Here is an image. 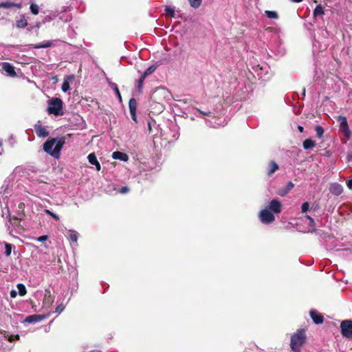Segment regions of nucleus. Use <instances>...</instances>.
I'll list each match as a JSON object with an SVG mask.
<instances>
[{
    "label": "nucleus",
    "mask_w": 352,
    "mask_h": 352,
    "mask_svg": "<svg viewBox=\"0 0 352 352\" xmlns=\"http://www.w3.org/2000/svg\"><path fill=\"white\" fill-rule=\"evenodd\" d=\"M74 79L73 76H69L67 78H65L61 89L63 92H67L70 89V82Z\"/></svg>",
    "instance_id": "17"
},
{
    "label": "nucleus",
    "mask_w": 352,
    "mask_h": 352,
    "mask_svg": "<svg viewBox=\"0 0 352 352\" xmlns=\"http://www.w3.org/2000/svg\"><path fill=\"white\" fill-rule=\"evenodd\" d=\"M112 157L114 160H119L122 162H127L129 160V156L122 152L120 151H115L112 153Z\"/></svg>",
    "instance_id": "15"
},
{
    "label": "nucleus",
    "mask_w": 352,
    "mask_h": 352,
    "mask_svg": "<svg viewBox=\"0 0 352 352\" xmlns=\"http://www.w3.org/2000/svg\"><path fill=\"white\" fill-rule=\"evenodd\" d=\"M94 166H96V168L97 170L99 171L100 170L101 166H100V164L98 162V161L97 162V163H96V164Z\"/></svg>",
    "instance_id": "48"
},
{
    "label": "nucleus",
    "mask_w": 352,
    "mask_h": 352,
    "mask_svg": "<svg viewBox=\"0 0 352 352\" xmlns=\"http://www.w3.org/2000/svg\"><path fill=\"white\" fill-rule=\"evenodd\" d=\"M265 13L269 19H277L278 18V14L276 11L265 10Z\"/></svg>",
    "instance_id": "26"
},
{
    "label": "nucleus",
    "mask_w": 352,
    "mask_h": 352,
    "mask_svg": "<svg viewBox=\"0 0 352 352\" xmlns=\"http://www.w3.org/2000/svg\"><path fill=\"white\" fill-rule=\"evenodd\" d=\"M156 69V67L154 65L150 66L148 68H147L144 72L142 74V75L144 77H147L148 75L153 74Z\"/></svg>",
    "instance_id": "30"
},
{
    "label": "nucleus",
    "mask_w": 352,
    "mask_h": 352,
    "mask_svg": "<svg viewBox=\"0 0 352 352\" xmlns=\"http://www.w3.org/2000/svg\"><path fill=\"white\" fill-rule=\"evenodd\" d=\"M336 120L339 124L340 131L343 133L346 138H349L351 136V131L349 127L346 117L338 116L336 118Z\"/></svg>",
    "instance_id": "5"
},
{
    "label": "nucleus",
    "mask_w": 352,
    "mask_h": 352,
    "mask_svg": "<svg viewBox=\"0 0 352 352\" xmlns=\"http://www.w3.org/2000/svg\"><path fill=\"white\" fill-rule=\"evenodd\" d=\"M146 77H144L142 74L141 75L139 80H138V85H137V88L140 91L142 89V86H143V82L145 80Z\"/></svg>",
    "instance_id": "39"
},
{
    "label": "nucleus",
    "mask_w": 352,
    "mask_h": 352,
    "mask_svg": "<svg viewBox=\"0 0 352 352\" xmlns=\"http://www.w3.org/2000/svg\"><path fill=\"white\" fill-rule=\"evenodd\" d=\"M298 130H299L300 132H302V131H303V129H303V127H302V126H298Z\"/></svg>",
    "instance_id": "51"
},
{
    "label": "nucleus",
    "mask_w": 352,
    "mask_h": 352,
    "mask_svg": "<svg viewBox=\"0 0 352 352\" xmlns=\"http://www.w3.org/2000/svg\"><path fill=\"white\" fill-rule=\"evenodd\" d=\"M44 212H45L47 214H48V215L51 216L52 218H54L56 221L59 220V217H58L57 214H54V212H52V211H50V210H48V209H45V210H44Z\"/></svg>",
    "instance_id": "40"
},
{
    "label": "nucleus",
    "mask_w": 352,
    "mask_h": 352,
    "mask_svg": "<svg viewBox=\"0 0 352 352\" xmlns=\"http://www.w3.org/2000/svg\"><path fill=\"white\" fill-rule=\"evenodd\" d=\"M12 5H13V7H16L17 8H22V3H13L12 2Z\"/></svg>",
    "instance_id": "47"
},
{
    "label": "nucleus",
    "mask_w": 352,
    "mask_h": 352,
    "mask_svg": "<svg viewBox=\"0 0 352 352\" xmlns=\"http://www.w3.org/2000/svg\"><path fill=\"white\" fill-rule=\"evenodd\" d=\"M12 7H13V5H12V2H11V1H3V2L0 3V8H12Z\"/></svg>",
    "instance_id": "38"
},
{
    "label": "nucleus",
    "mask_w": 352,
    "mask_h": 352,
    "mask_svg": "<svg viewBox=\"0 0 352 352\" xmlns=\"http://www.w3.org/2000/svg\"><path fill=\"white\" fill-rule=\"evenodd\" d=\"M49 316V314L47 315H38V314H34L28 316L25 318L24 321L25 322L28 323H36L41 322L44 319L47 318Z\"/></svg>",
    "instance_id": "9"
},
{
    "label": "nucleus",
    "mask_w": 352,
    "mask_h": 352,
    "mask_svg": "<svg viewBox=\"0 0 352 352\" xmlns=\"http://www.w3.org/2000/svg\"><path fill=\"white\" fill-rule=\"evenodd\" d=\"M9 220L10 221V214H8Z\"/></svg>",
    "instance_id": "55"
},
{
    "label": "nucleus",
    "mask_w": 352,
    "mask_h": 352,
    "mask_svg": "<svg viewBox=\"0 0 352 352\" xmlns=\"http://www.w3.org/2000/svg\"><path fill=\"white\" fill-rule=\"evenodd\" d=\"M306 341L305 331L302 329H298L291 336L290 348L294 352H300L302 345Z\"/></svg>",
    "instance_id": "3"
},
{
    "label": "nucleus",
    "mask_w": 352,
    "mask_h": 352,
    "mask_svg": "<svg viewBox=\"0 0 352 352\" xmlns=\"http://www.w3.org/2000/svg\"><path fill=\"white\" fill-rule=\"evenodd\" d=\"M272 212L279 214L281 212L282 205L280 202L277 199H272L267 208Z\"/></svg>",
    "instance_id": "8"
},
{
    "label": "nucleus",
    "mask_w": 352,
    "mask_h": 352,
    "mask_svg": "<svg viewBox=\"0 0 352 352\" xmlns=\"http://www.w3.org/2000/svg\"><path fill=\"white\" fill-rule=\"evenodd\" d=\"M269 69L270 67L267 65H263L262 66L258 65L257 67L256 68V72H258V70H261V73H258V76L260 78H262L263 74H267Z\"/></svg>",
    "instance_id": "21"
},
{
    "label": "nucleus",
    "mask_w": 352,
    "mask_h": 352,
    "mask_svg": "<svg viewBox=\"0 0 352 352\" xmlns=\"http://www.w3.org/2000/svg\"><path fill=\"white\" fill-rule=\"evenodd\" d=\"M324 14V8L321 5L316 6V8L314 10V15H322Z\"/></svg>",
    "instance_id": "27"
},
{
    "label": "nucleus",
    "mask_w": 352,
    "mask_h": 352,
    "mask_svg": "<svg viewBox=\"0 0 352 352\" xmlns=\"http://www.w3.org/2000/svg\"><path fill=\"white\" fill-rule=\"evenodd\" d=\"M28 25V21L25 16H21L16 22V26L18 28H25Z\"/></svg>",
    "instance_id": "19"
},
{
    "label": "nucleus",
    "mask_w": 352,
    "mask_h": 352,
    "mask_svg": "<svg viewBox=\"0 0 352 352\" xmlns=\"http://www.w3.org/2000/svg\"><path fill=\"white\" fill-rule=\"evenodd\" d=\"M2 69L3 71H5L7 74L10 76H16V72L14 71V67L12 65H11L10 63H2Z\"/></svg>",
    "instance_id": "12"
},
{
    "label": "nucleus",
    "mask_w": 352,
    "mask_h": 352,
    "mask_svg": "<svg viewBox=\"0 0 352 352\" xmlns=\"http://www.w3.org/2000/svg\"><path fill=\"white\" fill-rule=\"evenodd\" d=\"M17 287V289L19 290V294L21 296H23L26 294L27 293V290H26V288L25 287V285L22 283H19L17 284L16 285Z\"/></svg>",
    "instance_id": "25"
},
{
    "label": "nucleus",
    "mask_w": 352,
    "mask_h": 352,
    "mask_svg": "<svg viewBox=\"0 0 352 352\" xmlns=\"http://www.w3.org/2000/svg\"><path fill=\"white\" fill-rule=\"evenodd\" d=\"M13 247L14 246L10 243H5V254L6 256H10Z\"/></svg>",
    "instance_id": "31"
},
{
    "label": "nucleus",
    "mask_w": 352,
    "mask_h": 352,
    "mask_svg": "<svg viewBox=\"0 0 352 352\" xmlns=\"http://www.w3.org/2000/svg\"><path fill=\"white\" fill-rule=\"evenodd\" d=\"M192 113L196 117L204 119L206 124L210 127L216 128L224 125V122L221 121V118L218 116L215 111H201L195 107L192 109Z\"/></svg>",
    "instance_id": "1"
},
{
    "label": "nucleus",
    "mask_w": 352,
    "mask_h": 352,
    "mask_svg": "<svg viewBox=\"0 0 352 352\" xmlns=\"http://www.w3.org/2000/svg\"><path fill=\"white\" fill-rule=\"evenodd\" d=\"M309 314H310V316L314 323L318 324H322L323 322L322 316L317 311L311 310Z\"/></svg>",
    "instance_id": "13"
},
{
    "label": "nucleus",
    "mask_w": 352,
    "mask_h": 352,
    "mask_svg": "<svg viewBox=\"0 0 352 352\" xmlns=\"http://www.w3.org/2000/svg\"><path fill=\"white\" fill-rule=\"evenodd\" d=\"M34 128L36 135L39 138H45L49 135V131L47 130L45 127L42 126L38 124H36L34 125Z\"/></svg>",
    "instance_id": "10"
},
{
    "label": "nucleus",
    "mask_w": 352,
    "mask_h": 352,
    "mask_svg": "<svg viewBox=\"0 0 352 352\" xmlns=\"http://www.w3.org/2000/svg\"><path fill=\"white\" fill-rule=\"evenodd\" d=\"M129 107L130 111H136L137 102L135 98L130 99L129 102Z\"/></svg>",
    "instance_id": "29"
},
{
    "label": "nucleus",
    "mask_w": 352,
    "mask_h": 352,
    "mask_svg": "<svg viewBox=\"0 0 352 352\" xmlns=\"http://www.w3.org/2000/svg\"><path fill=\"white\" fill-rule=\"evenodd\" d=\"M302 144H303V148L305 149H311L315 146L316 143L314 140H312L311 139H306L303 142Z\"/></svg>",
    "instance_id": "23"
},
{
    "label": "nucleus",
    "mask_w": 352,
    "mask_h": 352,
    "mask_svg": "<svg viewBox=\"0 0 352 352\" xmlns=\"http://www.w3.org/2000/svg\"><path fill=\"white\" fill-rule=\"evenodd\" d=\"M17 217H16V219H21L23 215V210L25 208V204L23 202H20L18 204L17 206Z\"/></svg>",
    "instance_id": "22"
},
{
    "label": "nucleus",
    "mask_w": 352,
    "mask_h": 352,
    "mask_svg": "<svg viewBox=\"0 0 352 352\" xmlns=\"http://www.w3.org/2000/svg\"><path fill=\"white\" fill-rule=\"evenodd\" d=\"M279 168L278 165L274 161L270 162L269 164V168L267 170V175L272 176L278 169Z\"/></svg>",
    "instance_id": "18"
},
{
    "label": "nucleus",
    "mask_w": 352,
    "mask_h": 352,
    "mask_svg": "<svg viewBox=\"0 0 352 352\" xmlns=\"http://www.w3.org/2000/svg\"><path fill=\"white\" fill-rule=\"evenodd\" d=\"M305 218L309 220V225L312 228V230H309V232L315 231V221L314 219L309 215H305Z\"/></svg>",
    "instance_id": "35"
},
{
    "label": "nucleus",
    "mask_w": 352,
    "mask_h": 352,
    "mask_svg": "<svg viewBox=\"0 0 352 352\" xmlns=\"http://www.w3.org/2000/svg\"><path fill=\"white\" fill-rule=\"evenodd\" d=\"M291 1L293 2H295V3H300V2H302L303 0H291Z\"/></svg>",
    "instance_id": "52"
},
{
    "label": "nucleus",
    "mask_w": 352,
    "mask_h": 352,
    "mask_svg": "<svg viewBox=\"0 0 352 352\" xmlns=\"http://www.w3.org/2000/svg\"><path fill=\"white\" fill-rule=\"evenodd\" d=\"M165 12H166V14L170 17H173L175 15V8L173 7L167 6L165 8Z\"/></svg>",
    "instance_id": "36"
},
{
    "label": "nucleus",
    "mask_w": 352,
    "mask_h": 352,
    "mask_svg": "<svg viewBox=\"0 0 352 352\" xmlns=\"http://www.w3.org/2000/svg\"><path fill=\"white\" fill-rule=\"evenodd\" d=\"M329 191L331 194L338 196L342 193L343 188L338 183H333L330 185Z\"/></svg>",
    "instance_id": "11"
},
{
    "label": "nucleus",
    "mask_w": 352,
    "mask_h": 352,
    "mask_svg": "<svg viewBox=\"0 0 352 352\" xmlns=\"http://www.w3.org/2000/svg\"><path fill=\"white\" fill-rule=\"evenodd\" d=\"M316 135L319 138H321L324 133V129L321 126L317 125L315 128Z\"/></svg>",
    "instance_id": "37"
},
{
    "label": "nucleus",
    "mask_w": 352,
    "mask_h": 352,
    "mask_svg": "<svg viewBox=\"0 0 352 352\" xmlns=\"http://www.w3.org/2000/svg\"><path fill=\"white\" fill-rule=\"evenodd\" d=\"M65 309V306L63 304H60L58 305L54 311L55 313H61Z\"/></svg>",
    "instance_id": "42"
},
{
    "label": "nucleus",
    "mask_w": 352,
    "mask_h": 352,
    "mask_svg": "<svg viewBox=\"0 0 352 352\" xmlns=\"http://www.w3.org/2000/svg\"><path fill=\"white\" fill-rule=\"evenodd\" d=\"M52 45V42L50 41H44L38 44L32 45V47L34 49H40V48H47L51 47Z\"/></svg>",
    "instance_id": "20"
},
{
    "label": "nucleus",
    "mask_w": 352,
    "mask_h": 352,
    "mask_svg": "<svg viewBox=\"0 0 352 352\" xmlns=\"http://www.w3.org/2000/svg\"><path fill=\"white\" fill-rule=\"evenodd\" d=\"M110 86L114 90V91H115L118 98L121 102L122 101V97H121V94L120 93V91L118 89V87L116 83L112 82V83L110 84Z\"/></svg>",
    "instance_id": "28"
},
{
    "label": "nucleus",
    "mask_w": 352,
    "mask_h": 352,
    "mask_svg": "<svg viewBox=\"0 0 352 352\" xmlns=\"http://www.w3.org/2000/svg\"><path fill=\"white\" fill-rule=\"evenodd\" d=\"M258 217L260 221L264 224H270L275 220L273 213L267 208L260 211Z\"/></svg>",
    "instance_id": "7"
},
{
    "label": "nucleus",
    "mask_w": 352,
    "mask_h": 352,
    "mask_svg": "<svg viewBox=\"0 0 352 352\" xmlns=\"http://www.w3.org/2000/svg\"><path fill=\"white\" fill-rule=\"evenodd\" d=\"M87 159H88V161L91 164V165H95L96 163H97L98 162V160L96 158V156L95 155L94 153H90L89 154L88 157H87Z\"/></svg>",
    "instance_id": "32"
},
{
    "label": "nucleus",
    "mask_w": 352,
    "mask_h": 352,
    "mask_svg": "<svg viewBox=\"0 0 352 352\" xmlns=\"http://www.w3.org/2000/svg\"><path fill=\"white\" fill-rule=\"evenodd\" d=\"M302 94L305 96V89H303V93Z\"/></svg>",
    "instance_id": "54"
},
{
    "label": "nucleus",
    "mask_w": 352,
    "mask_h": 352,
    "mask_svg": "<svg viewBox=\"0 0 352 352\" xmlns=\"http://www.w3.org/2000/svg\"><path fill=\"white\" fill-rule=\"evenodd\" d=\"M65 142L64 137L49 138L43 144V150L51 156L58 158Z\"/></svg>",
    "instance_id": "2"
},
{
    "label": "nucleus",
    "mask_w": 352,
    "mask_h": 352,
    "mask_svg": "<svg viewBox=\"0 0 352 352\" xmlns=\"http://www.w3.org/2000/svg\"><path fill=\"white\" fill-rule=\"evenodd\" d=\"M30 11L33 14H38L39 12V7L36 3H32L30 5Z\"/></svg>",
    "instance_id": "34"
},
{
    "label": "nucleus",
    "mask_w": 352,
    "mask_h": 352,
    "mask_svg": "<svg viewBox=\"0 0 352 352\" xmlns=\"http://www.w3.org/2000/svg\"><path fill=\"white\" fill-rule=\"evenodd\" d=\"M129 191V188L126 186L122 187L119 190L118 192L121 194H125L127 193Z\"/></svg>",
    "instance_id": "43"
},
{
    "label": "nucleus",
    "mask_w": 352,
    "mask_h": 352,
    "mask_svg": "<svg viewBox=\"0 0 352 352\" xmlns=\"http://www.w3.org/2000/svg\"><path fill=\"white\" fill-rule=\"evenodd\" d=\"M309 204L308 202H305L302 204L301 206V210H302V213H305L308 210H309Z\"/></svg>",
    "instance_id": "41"
},
{
    "label": "nucleus",
    "mask_w": 352,
    "mask_h": 352,
    "mask_svg": "<svg viewBox=\"0 0 352 352\" xmlns=\"http://www.w3.org/2000/svg\"><path fill=\"white\" fill-rule=\"evenodd\" d=\"M63 103L59 98H52L47 101V112L50 115L56 116H63L64 114L63 109Z\"/></svg>",
    "instance_id": "4"
},
{
    "label": "nucleus",
    "mask_w": 352,
    "mask_h": 352,
    "mask_svg": "<svg viewBox=\"0 0 352 352\" xmlns=\"http://www.w3.org/2000/svg\"><path fill=\"white\" fill-rule=\"evenodd\" d=\"M3 152V148H2V142L0 140V155L2 154Z\"/></svg>",
    "instance_id": "50"
},
{
    "label": "nucleus",
    "mask_w": 352,
    "mask_h": 352,
    "mask_svg": "<svg viewBox=\"0 0 352 352\" xmlns=\"http://www.w3.org/2000/svg\"><path fill=\"white\" fill-rule=\"evenodd\" d=\"M131 118L133 121L137 122L136 111H130Z\"/></svg>",
    "instance_id": "44"
},
{
    "label": "nucleus",
    "mask_w": 352,
    "mask_h": 352,
    "mask_svg": "<svg viewBox=\"0 0 352 352\" xmlns=\"http://www.w3.org/2000/svg\"><path fill=\"white\" fill-rule=\"evenodd\" d=\"M341 333L343 337L352 339V320H345L340 323Z\"/></svg>",
    "instance_id": "6"
},
{
    "label": "nucleus",
    "mask_w": 352,
    "mask_h": 352,
    "mask_svg": "<svg viewBox=\"0 0 352 352\" xmlns=\"http://www.w3.org/2000/svg\"><path fill=\"white\" fill-rule=\"evenodd\" d=\"M347 186L349 189H352V179L348 181Z\"/></svg>",
    "instance_id": "49"
},
{
    "label": "nucleus",
    "mask_w": 352,
    "mask_h": 352,
    "mask_svg": "<svg viewBox=\"0 0 352 352\" xmlns=\"http://www.w3.org/2000/svg\"><path fill=\"white\" fill-rule=\"evenodd\" d=\"M68 237L70 241L76 243L78 239V233L75 230H69Z\"/></svg>",
    "instance_id": "24"
},
{
    "label": "nucleus",
    "mask_w": 352,
    "mask_h": 352,
    "mask_svg": "<svg viewBox=\"0 0 352 352\" xmlns=\"http://www.w3.org/2000/svg\"><path fill=\"white\" fill-rule=\"evenodd\" d=\"M16 295H17V292H16V291H15V290H12V291L10 292V297H11V298H16Z\"/></svg>",
    "instance_id": "46"
},
{
    "label": "nucleus",
    "mask_w": 352,
    "mask_h": 352,
    "mask_svg": "<svg viewBox=\"0 0 352 352\" xmlns=\"http://www.w3.org/2000/svg\"><path fill=\"white\" fill-rule=\"evenodd\" d=\"M8 340H9L10 342H12V340H13V338H12V337H10V338H8Z\"/></svg>",
    "instance_id": "53"
},
{
    "label": "nucleus",
    "mask_w": 352,
    "mask_h": 352,
    "mask_svg": "<svg viewBox=\"0 0 352 352\" xmlns=\"http://www.w3.org/2000/svg\"><path fill=\"white\" fill-rule=\"evenodd\" d=\"M188 1L191 7L197 8L201 6L202 0H188Z\"/></svg>",
    "instance_id": "33"
},
{
    "label": "nucleus",
    "mask_w": 352,
    "mask_h": 352,
    "mask_svg": "<svg viewBox=\"0 0 352 352\" xmlns=\"http://www.w3.org/2000/svg\"><path fill=\"white\" fill-rule=\"evenodd\" d=\"M10 190L8 188V186H3L1 187V190L0 191V202L1 201H6L8 198V196L10 195Z\"/></svg>",
    "instance_id": "16"
},
{
    "label": "nucleus",
    "mask_w": 352,
    "mask_h": 352,
    "mask_svg": "<svg viewBox=\"0 0 352 352\" xmlns=\"http://www.w3.org/2000/svg\"><path fill=\"white\" fill-rule=\"evenodd\" d=\"M47 238H48V236L47 235H43V236H39L37 239V241L43 242V241H46L47 239Z\"/></svg>",
    "instance_id": "45"
},
{
    "label": "nucleus",
    "mask_w": 352,
    "mask_h": 352,
    "mask_svg": "<svg viewBox=\"0 0 352 352\" xmlns=\"http://www.w3.org/2000/svg\"><path fill=\"white\" fill-rule=\"evenodd\" d=\"M294 184L292 182H289L284 188L278 189L277 193L281 197L285 196L293 188Z\"/></svg>",
    "instance_id": "14"
}]
</instances>
